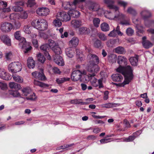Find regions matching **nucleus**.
Instances as JSON below:
<instances>
[{"label": "nucleus", "mask_w": 154, "mask_h": 154, "mask_svg": "<svg viewBox=\"0 0 154 154\" xmlns=\"http://www.w3.org/2000/svg\"><path fill=\"white\" fill-rule=\"evenodd\" d=\"M117 63L120 66L116 69L117 72L121 73L124 76L125 79L123 82L119 84V86L124 87L128 84L133 78V69L129 66H122L121 65H126L127 63V59L124 57L119 56L117 58Z\"/></svg>", "instance_id": "obj_1"}, {"label": "nucleus", "mask_w": 154, "mask_h": 154, "mask_svg": "<svg viewBox=\"0 0 154 154\" xmlns=\"http://www.w3.org/2000/svg\"><path fill=\"white\" fill-rule=\"evenodd\" d=\"M115 0H104V2L107 5L110 9H113L115 11V15L111 12H107L108 13L105 15V17L107 18L112 20L114 19H120L124 17V14L120 13L119 11V8L113 5Z\"/></svg>", "instance_id": "obj_2"}, {"label": "nucleus", "mask_w": 154, "mask_h": 154, "mask_svg": "<svg viewBox=\"0 0 154 154\" xmlns=\"http://www.w3.org/2000/svg\"><path fill=\"white\" fill-rule=\"evenodd\" d=\"M14 35L15 38L19 41V45L22 48L25 49L24 52L25 53H28L32 49V47L30 45V43L26 42L25 38H22L21 36V32L19 31L15 32Z\"/></svg>", "instance_id": "obj_3"}, {"label": "nucleus", "mask_w": 154, "mask_h": 154, "mask_svg": "<svg viewBox=\"0 0 154 154\" xmlns=\"http://www.w3.org/2000/svg\"><path fill=\"white\" fill-rule=\"evenodd\" d=\"M31 25L34 28L40 31H44L47 29L48 26L47 21L43 19L33 20Z\"/></svg>", "instance_id": "obj_4"}, {"label": "nucleus", "mask_w": 154, "mask_h": 154, "mask_svg": "<svg viewBox=\"0 0 154 154\" xmlns=\"http://www.w3.org/2000/svg\"><path fill=\"white\" fill-rule=\"evenodd\" d=\"M85 0H74L72 2H65L62 4V7L66 10H70L72 9H76L78 7L82 8L79 4L81 2H84Z\"/></svg>", "instance_id": "obj_5"}, {"label": "nucleus", "mask_w": 154, "mask_h": 154, "mask_svg": "<svg viewBox=\"0 0 154 154\" xmlns=\"http://www.w3.org/2000/svg\"><path fill=\"white\" fill-rule=\"evenodd\" d=\"M22 69L21 63L18 62H14L9 64L8 66L9 71L12 73H16L20 71Z\"/></svg>", "instance_id": "obj_6"}, {"label": "nucleus", "mask_w": 154, "mask_h": 154, "mask_svg": "<svg viewBox=\"0 0 154 154\" xmlns=\"http://www.w3.org/2000/svg\"><path fill=\"white\" fill-rule=\"evenodd\" d=\"M88 71L91 73L89 75V77L94 76L100 70V67L97 64H89L87 68Z\"/></svg>", "instance_id": "obj_7"}, {"label": "nucleus", "mask_w": 154, "mask_h": 154, "mask_svg": "<svg viewBox=\"0 0 154 154\" xmlns=\"http://www.w3.org/2000/svg\"><path fill=\"white\" fill-rule=\"evenodd\" d=\"M133 22L136 25L137 34L139 36H142L144 32V31L143 26L140 25V21L138 19H133Z\"/></svg>", "instance_id": "obj_8"}, {"label": "nucleus", "mask_w": 154, "mask_h": 154, "mask_svg": "<svg viewBox=\"0 0 154 154\" xmlns=\"http://www.w3.org/2000/svg\"><path fill=\"white\" fill-rule=\"evenodd\" d=\"M90 77H91L90 79V82L93 86L94 87L99 86L100 88H103L104 87L102 79H100L97 81V79L95 78L94 76Z\"/></svg>", "instance_id": "obj_9"}, {"label": "nucleus", "mask_w": 154, "mask_h": 154, "mask_svg": "<svg viewBox=\"0 0 154 154\" xmlns=\"http://www.w3.org/2000/svg\"><path fill=\"white\" fill-rule=\"evenodd\" d=\"M13 27V26L11 23L5 22L1 23L0 29L3 32H10Z\"/></svg>", "instance_id": "obj_10"}, {"label": "nucleus", "mask_w": 154, "mask_h": 154, "mask_svg": "<svg viewBox=\"0 0 154 154\" xmlns=\"http://www.w3.org/2000/svg\"><path fill=\"white\" fill-rule=\"evenodd\" d=\"M85 71L81 72L79 70L73 71L71 76V79L74 81H76L81 79L82 75L84 74Z\"/></svg>", "instance_id": "obj_11"}, {"label": "nucleus", "mask_w": 154, "mask_h": 154, "mask_svg": "<svg viewBox=\"0 0 154 154\" xmlns=\"http://www.w3.org/2000/svg\"><path fill=\"white\" fill-rule=\"evenodd\" d=\"M87 57L89 60V64L98 65L100 62L99 57L95 54L90 53L88 54Z\"/></svg>", "instance_id": "obj_12"}, {"label": "nucleus", "mask_w": 154, "mask_h": 154, "mask_svg": "<svg viewBox=\"0 0 154 154\" xmlns=\"http://www.w3.org/2000/svg\"><path fill=\"white\" fill-rule=\"evenodd\" d=\"M57 17H59L62 21H68L71 19L69 14L64 11L58 12L57 14Z\"/></svg>", "instance_id": "obj_13"}, {"label": "nucleus", "mask_w": 154, "mask_h": 154, "mask_svg": "<svg viewBox=\"0 0 154 154\" xmlns=\"http://www.w3.org/2000/svg\"><path fill=\"white\" fill-rule=\"evenodd\" d=\"M86 4L88 9L92 11H97L98 9V8L99 7L98 4L90 0L87 1Z\"/></svg>", "instance_id": "obj_14"}, {"label": "nucleus", "mask_w": 154, "mask_h": 154, "mask_svg": "<svg viewBox=\"0 0 154 154\" xmlns=\"http://www.w3.org/2000/svg\"><path fill=\"white\" fill-rule=\"evenodd\" d=\"M0 77L2 79L6 80H9L11 79V75L3 68H0Z\"/></svg>", "instance_id": "obj_15"}, {"label": "nucleus", "mask_w": 154, "mask_h": 154, "mask_svg": "<svg viewBox=\"0 0 154 154\" xmlns=\"http://www.w3.org/2000/svg\"><path fill=\"white\" fill-rule=\"evenodd\" d=\"M32 74L33 77L41 80H44L45 79V77L43 73V70L42 69L41 70V72L35 71L33 72Z\"/></svg>", "instance_id": "obj_16"}, {"label": "nucleus", "mask_w": 154, "mask_h": 154, "mask_svg": "<svg viewBox=\"0 0 154 154\" xmlns=\"http://www.w3.org/2000/svg\"><path fill=\"white\" fill-rule=\"evenodd\" d=\"M49 10L46 8H38L36 11L37 14L40 16H46L49 14Z\"/></svg>", "instance_id": "obj_17"}, {"label": "nucleus", "mask_w": 154, "mask_h": 154, "mask_svg": "<svg viewBox=\"0 0 154 154\" xmlns=\"http://www.w3.org/2000/svg\"><path fill=\"white\" fill-rule=\"evenodd\" d=\"M0 39L6 45L10 46L11 45V40L7 35H2L0 36Z\"/></svg>", "instance_id": "obj_18"}, {"label": "nucleus", "mask_w": 154, "mask_h": 154, "mask_svg": "<svg viewBox=\"0 0 154 154\" xmlns=\"http://www.w3.org/2000/svg\"><path fill=\"white\" fill-rule=\"evenodd\" d=\"M54 60L57 65L60 66H63L64 65L62 57L59 55H56L54 57Z\"/></svg>", "instance_id": "obj_19"}, {"label": "nucleus", "mask_w": 154, "mask_h": 154, "mask_svg": "<svg viewBox=\"0 0 154 154\" xmlns=\"http://www.w3.org/2000/svg\"><path fill=\"white\" fill-rule=\"evenodd\" d=\"M142 43L144 48H149L153 45L152 44L151 42L146 40V36L142 38Z\"/></svg>", "instance_id": "obj_20"}, {"label": "nucleus", "mask_w": 154, "mask_h": 154, "mask_svg": "<svg viewBox=\"0 0 154 154\" xmlns=\"http://www.w3.org/2000/svg\"><path fill=\"white\" fill-rule=\"evenodd\" d=\"M140 14L141 17L145 21L148 18L152 16L151 12L146 10L142 11L140 12Z\"/></svg>", "instance_id": "obj_21"}, {"label": "nucleus", "mask_w": 154, "mask_h": 154, "mask_svg": "<svg viewBox=\"0 0 154 154\" xmlns=\"http://www.w3.org/2000/svg\"><path fill=\"white\" fill-rule=\"evenodd\" d=\"M72 26L75 28H78L82 25V21L80 20H73L71 21Z\"/></svg>", "instance_id": "obj_22"}, {"label": "nucleus", "mask_w": 154, "mask_h": 154, "mask_svg": "<svg viewBox=\"0 0 154 154\" xmlns=\"http://www.w3.org/2000/svg\"><path fill=\"white\" fill-rule=\"evenodd\" d=\"M65 53L68 57L72 58L75 55V50L73 48L69 47L66 49Z\"/></svg>", "instance_id": "obj_23"}, {"label": "nucleus", "mask_w": 154, "mask_h": 154, "mask_svg": "<svg viewBox=\"0 0 154 154\" xmlns=\"http://www.w3.org/2000/svg\"><path fill=\"white\" fill-rule=\"evenodd\" d=\"M79 32L80 35H88L90 33V30L87 27H82L79 28Z\"/></svg>", "instance_id": "obj_24"}, {"label": "nucleus", "mask_w": 154, "mask_h": 154, "mask_svg": "<svg viewBox=\"0 0 154 154\" xmlns=\"http://www.w3.org/2000/svg\"><path fill=\"white\" fill-rule=\"evenodd\" d=\"M27 65L29 69H33L35 66V63L32 57H29L27 60Z\"/></svg>", "instance_id": "obj_25"}, {"label": "nucleus", "mask_w": 154, "mask_h": 154, "mask_svg": "<svg viewBox=\"0 0 154 154\" xmlns=\"http://www.w3.org/2000/svg\"><path fill=\"white\" fill-rule=\"evenodd\" d=\"M112 77L113 81L116 82H121L123 79V77L119 74H113Z\"/></svg>", "instance_id": "obj_26"}, {"label": "nucleus", "mask_w": 154, "mask_h": 154, "mask_svg": "<svg viewBox=\"0 0 154 154\" xmlns=\"http://www.w3.org/2000/svg\"><path fill=\"white\" fill-rule=\"evenodd\" d=\"M60 18L57 17L56 15V18L53 20L52 24L55 27H60L62 24Z\"/></svg>", "instance_id": "obj_27"}, {"label": "nucleus", "mask_w": 154, "mask_h": 154, "mask_svg": "<svg viewBox=\"0 0 154 154\" xmlns=\"http://www.w3.org/2000/svg\"><path fill=\"white\" fill-rule=\"evenodd\" d=\"M76 9H72L69 11V13L70 16L74 18L78 17L80 15V13L79 11L75 10Z\"/></svg>", "instance_id": "obj_28"}, {"label": "nucleus", "mask_w": 154, "mask_h": 154, "mask_svg": "<svg viewBox=\"0 0 154 154\" xmlns=\"http://www.w3.org/2000/svg\"><path fill=\"white\" fill-rule=\"evenodd\" d=\"M129 61L131 64L133 66H136L138 64V57L137 56L135 57H131L129 59Z\"/></svg>", "instance_id": "obj_29"}, {"label": "nucleus", "mask_w": 154, "mask_h": 154, "mask_svg": "<svg viewBox=\"0 0 154 154\" xmlns=\"http://www.w3.org/2000/svg\"><path fill=\"white\" fill-rule=\"evenodd\" d=\"M115 52L119 54H123L125 53V49L122 47L118 46L114 49Z\"/></svg>", "instance_id": "obj_30"}, {"label": "nucleus", "mask_w": 154, "mask_h": 154, "mask_svg": "<svg viewBox=\"0 0 154 154\" xmlns=\"http://www.w3.org/2000/svg\"><path fill=\"white\" fill-rule=\"evenodd\" d=\"M117 58V55L114 54H112L108 55V58L109 61L111 63L116 62Z\"/></svg>", "instance_id": "obj_31"}, {"label": "nucleus", "mask_w": 154, "mask_h": 154, "mask_svg": "<svg viewBox=\"0 0 154 154\" xmlns=\"http://www.w3.org/2000/svg\"><path fill=\"white\" fill-rule=\"evenodd\" d=\"M70 103L72 104H81V105L88 104L89 103L88 102H83L82 100L81 99H76L72 100L70 101Z\"/></svg>", "instance_id": "obj_32"}, {"label": "nucleus", "mask_w": 154, "mask_h": 154, "mask_svg": "<svg viewBox=\"0 0 154 154\" xmlns=\"http://www.w3.org/2000/svg\"><path fill=\"white\" fill-rule=\"evenodd\" d=\"M9 86L11 89H14L18 90L21 88V86L20 84L14 82H10L9 83Z\"/></svg>", "instance_id": "obj_33"}, {"label": "nucleus", "mask_w": 154, "mask_h": 154, "mask_svg": "<svg viewBox=\"0 0 154 154\" xmlns=\"http://www.w3.org/2000/svg\"><path fill=\"white\" fill-rule=\"evenodd\" d=\"M101 30L104 32H106L109 30L110 28L108 24L105 22H103L100 25Z\"/></svg>", "instance_id": "obj_34"}, {"label": "nucleus", "mask_w": 154, "mask_h": 154, "mask_svg": "<svg viewBox=\"0 0 154 154\" xmlns=\"http://www.w3.org/2000/svg\"><path fill=\"white\" fill-rule=\"evenodd\" d=\"M79 43V39L76 37H73L69 41V44L73 46L76 47Z\"/></svg>", "instance_id": "obj_35"}, {"label": "nucleus", "mask_w": 154, "mask_h": 154, "mask_svg": "<svg viewBox=\"0 0 154 154\" xmlns=\"http://www.w3.org/2000/svg\"><path fill=\"white\" fill-rule=\"evenodd\" d=\"M8 93L12 95L14 97H20V94L19 92L17 91L10 90L8 91Z\"/></svg>", "instance_id": "obj_36"}, {"label": "nucleus", "mask_w": 154, "mask_h": 154, "mask_svg": "<svg viewBox=\"0 0 154 154\" xmlns=\"http://www.w3.org/2000/svg\"><path fill=\"white\" fill-rule=\"evenodd\" d=\"M117 105H118V103H109L102 105V106L103 108H110L113 107H116Z\"/></svg>", "instance_id": "obj_37"}, {"label": "nucleus", "mask_w": 154, "mask_h": 154, "mask_svg": "<svg viewBox=\"0 0 154 154\" xmlns=\"http://www.w3.org/2000/svg\"><path fill=\"white\" fill-rule=\"evenodd\" d=\"M123 17L120 19H118L117 20H121L120 24L122 25H128L130 24V20L129 19L125 20L124 19L125 15Z\"/></svg>", "instance_id": "obj_38"}, {"label": "nucleus", "mask_w": 154, "mask_h": 154, "mask_svg": "<svg viewBox=\"0 0 154 154\" xmlns=\"http://www.w3.org/2000/svg\"><path fill=\"white\" fill-rule=\"evenodd\" d=\"M48 48L49 45L47 44L42 45L40 47V49L44 52L45 55H47V54H48L47 50Z\"/></svg>", "instance_id": "obj_39"}, {"label": "nucleus", "mask_w": 154, "mask_h": 154, "mask_svg": "<svg viewBox=\"0 0 154 154\" xmlns=\"http://www.w3.org/2000/svg\"><path fill=\"white\" fill-rule=\"evenodd\" d=\"M31 27L30 25H25L23 26V31L25 33L29 34L31 32Z\"/></svg>", "instance_id": "obj_40"}, {"label": "nucleus", "mask_w": 154, "mask_h": 154, "mask_svg": "<svg viewBox=\"0 0 154 154\" xmlns=\"http://www.w3.org/2000/svg\"><path fill=\"white\" fill-rule=\"evenodd\" d=\"M70 79L68 78H62L57 79L56 81L57 84H59L67 81H69Z\"/></svg>", "instance_id": "obj_41"}, {"label": "nucleus", "mask_w": 154, "mask_h": 154, "mask_svg": "<svg viewBox=\"0 0 154 154\" xmlns=\"http://www.w3.org/2000/svg\"><path fill=\"white\" fill-rule=\"evenodd\" d=\"M37 57L38 60L40 62L42 63H44L45 60V58L43 55H42L40 53H39L37 55Z\"/></svg>", "instance_id": "obj_42"}, {"label": "nucleus", "mask_w": 154, "mask_h": 154, "mask_svg": "<svg viewBox=\"0 0 154 154\" xmlns=\"http://www.w3.org/2000/svg\"><path fill=\"white\" fill-rule=\"evenodd\" d=\"M34 83L35 85L39 86L41 87H48V86L47 84L39 82L35 80H34Z\"/></svg>", "instance_id": "obj_43"}, {"label": "nucleus", "mask_w": 154, "mask_h": 154, "mask_svg": "<svg viewBox=\"0 0 154 154\" xmlns=\"http://www.w3.org/2000/svg\"><path fill=\"white\" fill-rule=\"evenodd\" d=\"M52 50L55 54H57L56 55H59L62 53L61 49L59 47V45H57Z\"/></svg>", "instance_id": "obj_44"}, {"label": "nucleus", "mask_w": 154, "mask_h": 154, "mask_svg": "<svg viewBox=\"0 0 154 154\" xmlns=\"http://www.w3.org/2000/svg\"><path fill=\"white\" fill-rule=\"evenodd\" d=\"M14 80L18 82L21 83L23 81V79L20 76L17 75H13Z\"/></svg>", "instance_id": "obj_45"}, {"label": "nucleus", "mask_w": 154, "mask_h": 154, "mask_svg": "<svg viewBox=\"0 0 154 154\" xmlns=\"http://www.w3.org/2000/svg\"><path fill=\"white\" fill-rule=\"evenodd\" d=\"M100 22V19L97 18H94L93 20L94 26L96 27H98Z\"/></svg>", "instance_id": "obj_46"}, {"label": "nucleus", "mask_w": 154, "mask_h": 154, "mask_svg": "<svg viewBox=\"0 0 154 154\" xmlns=\"http://www.w3.org/2000/svg\"><path fill=\"white\" fill-rule=\"evenodd\" d=\"M127 12L133 16H135L137 14V13L136 11L133 8L131 7L128 8L127 10Z\"/></svg>", "instance_id": "obj_47"}, {"label": "nucleus", "mask_w": 154, "mask_h": 154, "mask_svg": "<svg viewBox=\"0 0 154 154\" xmlns=\"http://www.w3.org/2000/svg\"><path fill=\"white\" fill-rule=\"evenodd\" d=\"M18 19L20 18L22 19H26L28 17V14L25 11H23L20 14H19Z\"/></svg>", "instance_id": "obj_48"}, {"label": "nucleus", "mask_w": 154, "mask_h": 154, "mask_svg": "<svg viewBox=\"0 0 154 154\" xmlns=\"http://www.w3.org/2000/svg\"><path fill=\"white\" fill-rule=\"evenodd\" d=\"M136 137V136H130L127 138H124L123 141L125 142H130L133 141Z\"/></svg>", "instance_id": "obj_49"}, {"label": "nucleus", "mask_w": 154, "mask_h": 154, "mask_svg": "<svg viewBox=\"0 0 154 154\" xmlns=\"http://www.w3.org/2000/svg\"><path fill=\"white\" fill-rule=\"evenodd\" d=\"M12 9L15 12H18L22 11L23 10V8L19 6L16 5V6L12 7Z\"/></svg>", "instance_id": "obj_50"}, {"label": "nucleus", "mask_w": 154, "mask_h": 154, "mask_svg": "<svg viewBox=\"0 0 154 154\" xmlns=\"http://www.w3.org/2000/svg\"><path fill=\"white\" fill-rule=\"evenodd\" d=\"M58 43L56 42L55 41L53 40H51L50 41V42L49 44V46L50 48L53 49L56 46L58 45Z\"/></svg>", "instance_id": "obj_51"}, {"label": "nucleus", "mask_w": 154, "mask_h": 154, "mask_svg": "<svg viewBox=\"0 0 154 154\" xmlns=\"http://www.w3.org/2000/svg\"><path fill=\"white\" fill-rule=\"evenodd\" d=\"M19 15V14L17 13H13L11 14L9 17L10 19L11 20H15L17 19H18V16Z\"/></svg>", "instance_id": "obj_52"}, {"label": "nucleus", "mask_w": 154, "mask_h": 154, "mask_svg": "<svg viewBox=\"0 0 154 154\" xmlns=\"http://www.w3.org/2000/svg\"><path fill=\"white\" fill-rule=\"evenodd\" d=\"M118 4L121 6L123 7L124 10H125L128 5V3L122 0H119L118 1Z\"/></svg>", "instance_id": "obj_53"}, {"label": "nucleus", "mask_w": 154, "mask_h": 154, "mask_svg": "<svg viewBox=\"0 0 154 154\" xmlns=\"http://www.w3.org/2000/svg\"><path fill=\"white\" fill-rule=\"evenodd\" d=\"M27 100H34L37 99V97L34 93H32L29 96L26 97Z\"/></svg>", "instance_id": "obj_54"}, {"label": "nucleus", "mask_w": 154, "mask_h": 154, "mask_svg": "<svg viewBox=\"0 0 154 154\" xmlns=\"http://www.w3.org/2000/svg\"><path fill=\"white\" fill-rule=\"evenodd\" d=\"M24 95L26 96L28 95V94H29L31 92V91L30 89H28L26 88H24L22 90Z\"/></svg>", "instance_id": "obj_55"}, {"label": "nucleus", "mask_w": 154, "mask_h": 154, "mask_svg": "<svg viewBox=\"0 0 154 154\" xmlns=\"http://www.w3.org/2000/svg\"><path fill=\"white\" fill-rule=\"evenodd\" d=\"M127 34L128 36H131L134 33V31L131 28H128L126 30Z\"/></svg>", "instance_id": "obj_56"}, {"label": "nucleus", "mask_w": 154, "mask_h": 154, "mask_svg": "<svg viewBox=\"0 0 154 154\" xmlns=\"http://www.w3.org/2000/svg\"><path fill=\"white\" fill-rule=\"evenodd\" d=\"M98 8L97 10L96 11H97V14L99 15H100L105 13V10H104L103 8H100L99 5Z\"/></svg>", "instance_id": "obj_57"}, {"label": "nucleus", "mask_w": 154, "mask_h": 154, "mask_svg": "<svg viewBox=\"0 0 154 154\" xmlns=\"http://www.w3.org/2000/svg\"><path fill=\"white\" fill-rule=\"evenodd\" d=\"M145 26L148 27L152 26L154 24V20H151L148 21L147 22H145Z\"/></svg>", "instance_id": "obj_58"}, {"label": "nucleus", "mask_w": 154, "mask_h": 154, "mask_svg": "<svg viewBox=\"0 0 154 154\" xmlns=\"http://www.w3.org/2000/svg\"><path fill=\"white\" fill-rule=\"evenodd\" d=\"M21 26V23L19 21H15L14 22V27L16 29L20 28Z\"/></svg>", "instance_id": "obj_59"}, {"label": "nucleus", "mask_w": 154, "mask_h": 154, "mask_svg": "<svg viewBox=\"0 0 154 154\" xmlns=\"http://www.w3.org/2000/svg\"><path fill=\"white\" fill-rule=\"evenodd\" d=\"M35 4V0H28L27 5L28 7H32Z\"/></svg>", "instance_id": "obj_60"}, {"label": "nucleus", "mask_w": 154, "mask_h": 154, "mask_svg": "<svg viewBox=\"0 0 154 154\" xmlns=\"http://www.w3.org/2000/svg\"><path fill=\"white\" fill-rule=\"evenodd\" d=\"M98 36L99 38L102 41H105L107 39L106 36L103 33L99 34Z\"/></svg>", "instance_id": "obj_61"}, {"label": "nucleus", "mask_w": 154, "mask_h": 154, "mask_svg": "<svg viewBox=\"0 0 154 154\" xmlns=\"http://www.w3.org/2000/svg\"><path fill=\"white\" fill-rule=\"evenodd\" d=\"M115 41L113 39H110L108 41L106 42V44L108 47H111L114 44Z\"/></svg>", "instance_id": "obj_62"}, {"label": "nucleus", "mask_w": 154, "mask_h": 154, "mask_svg": "<svg viewBox=\"0 0 154 154\" xmlns=\"http://www.w3.org/2000/svg\"><path fill=\"white\" fill-rule=\"evenodd\" d=\"M111 139L110 138H104L100 140V142L101 144H104L107 143L111 141Z\"/></svg>", "instance_id": "obj_63"}, {"label": "nucleus", "mask_w": 154, "mask_h": 154, "mask_svg": "<svg viewBox=\"0 0 154 154\" xmlns=\"http://www.w3.org/2000/svg\"><path fill=\"white\" fill-rule=\"evenodd\" d=\"M94 45L95 47L99 48L101 46V42L99 40H97L94 42Z\"/></svg>", "instance_id": "obj_64"}]
</instances>
